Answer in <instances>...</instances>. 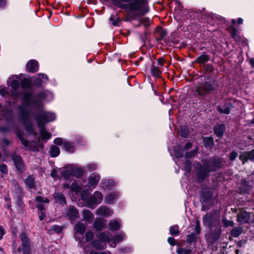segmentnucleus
<instances>
[{
    "label": "nucleus",
    "mask_w": 254,
    "mask_h": 254,
    "mask_svg": "<svg viewBox=\"0 0 254 254\" xmlns=\"http://www.w3.org/2000/svg\"><path fill=\"white\" fill-rule=\"evenodd\" d=\"M114 4L130 14V19L142 16L149 10L146 0H112Z\"/></svg>",
    "instance_id": "obj_1"
},
{
    "label": "nucleus",
    "mask_w": 254,
    "mask_h": 254,
    "mask_svg": "<svg viewBox=\"0 0 254 254\" xmlns=\"http://www.w3.org/2000/svg\"><path fill=\"white\" fill-rule=\"evenodd\" d=\"M203 223L209 228L212 233L214 231L213 239L218 240L221 231L219 218L214 214H207L203 217Z\"/></svg>",
    "instance_id": "obj_2"
},
{
    "label": "nucleus",
    "mask_w": 254,
    "mask_h": 254,
    "mask_svg": "<svg viewBox=\"0 0 254 254\" xmlns=\"http://www.w3.org/2000/svg\"><path fill=\"white\" fill-rule=\"evenodd\" d=\"M216 87L214 81L207 79L195 87L197 93L201 96H204L210 94Z\"/></svg>",
    "instance_id": "obj_3"
},
{
    "label": "nucleus",
    "mask_w": 254,
    "mask_h": 254,
    "mask_svg": "<svg viewBox=\"0 0 254 254\" xmlns=\"http://www.w3.org/2000/svg\"><path fill=\"white\" fill-rule=\"evenodd\" d=\"M31 94L30 93H26L23 96L22 105L19 107V114L21 119L23 122H26L29 117V112L26 107L30 104V98Z\"/></svg>",
    "instance_id": "obj_4"
},
{
    "label": "nucleus",
    "mask_w": 254,
    "mask_h": 254,
    "mask_svg": "<svg viewBox=\"0 0 254 254\" xmlns=\"http://www.w3.org/2000/svg\"><path fill=\"white\" fill-rule=\"evenodd\" d=\"M21 241V246L17 248V253L22 252L23 254H30L31 247L30 240L25 232H22L19 235Z\"/></svg>",
    "instance_id": "obj_5"
},
{
    "label": "nucleus",
    "mask_w": 254,
    "mask_h": 254,
    "mask_svg": "<svg viewBox=\"0 0 254 254\" xmlns=\"http://www.w3.org/2000/svg\"><path fill=\"white\" fill-rule=\"evenodd\" d=\"M56 119L54 113L47 112H42L36 117L37 124L39 127H42L48 122L53 121Z\"/></svg>",
    "instance_id": "obj_6"
},
{
    "label": "nucleus",
    "mask_w": 254,
    "mask_h": 254,
    "mask_svg": "<svg viewBox=\"0 0 254 254\" xmlns=\"http://www.w3.org/2000/svg\"><path fill=\"white\" fill-rule=\"evenodd\" d=\"M103 199V195L99 191H95L94 194L91 196L86 201L87 206L91 208H94L95 206L100 204Z\"/></svg>",
    "instance_id": "obj_7"
},
{
    "label": "nucleus",
    "mask_w": 254,
    "mask_h": 254,
    "mask_svg": "<svg viewBox=\"0 0 254 254\" xmlns=\"http://www.w3.org/2000/svg\"><path fill=\"white\" fill-rule=\"evenodd\" d=\"M196 168L197 169L196 173L197 178L199 182L203 181L206 177H207L209 173L211 172L207 168H205L204 166V163L203 165L202 166L200 163H197L196 164Z\"/></svg>",
    "instance_id": "obj_8"
},
{
    "label": "nucleus",
    "mask_w": 254,
    "mask_h": 254,
    "mask_svg": "<svg viewBox=\"0 0 254 254\" xmlns=\"http://www.w3.org/2000/svg\"><path fill=\"white\" fill-rule=\"evenodd\" d=\"M13 160L17 170L20 172H23L25 170V165L21 157L15 154L10 155Z\"/></svg>",
    "instance_id": "obj_9"
},
{
    "label": "nucleus",
    "mask_w": 254,
    "mask_h": 254,
    "mask_svg": "<svg viewBox=\"0 0 254 254\" xmlns=\"http://www.w3.org/2000/svg\"><path fill=\"white\" fill-rule=\"evenodd\" d=\"M221 163V161L218 158H213L209 159V161L204 163L205 168H207L211 172L215 171L217 168H219Z\"/></svg>",
    "instance_id": "obj_10"
},
{
    "label": "nucleus",
    "mask_w": 254,
    "mask_h": 254,
    "mask_svg": "<svg viewBox=\"0 0 254 254\" xmlns=\"http://www.w3.org/2000/svg\"><path fill=\"white\" fill-rule=\"evenodd\" d=\"M250 213L244 209H240L237 214V220L240 224H245L249 222L250 219Z\"/></svg>",
    "instance_id": "obj_11"
},
{
    "label": "nucleus",
    "mask_w": 254,
    "mask_h": 254,
    "mask_svg": "<svg viewBox=\"0 0 254 254\" xmlns=\"http://www.w3.org/2000/svg\"><path fill=\"white\" fill-rule=\"evenodd\" d=\"M19 79L18 75H14L9 79V84L12 89V95L15 98L18 97L19 95V93L17 92V90L19 87Z\"/></svg>",
    "instance_id": "obj_12"
},
{
    "label": "nucleus",
    "mask_w": 254,
    "mask_h": 254,
    "mask_svg": "<svg viewBox=\"0 0 254 254\" xmlns=\"http://www.w3.org/2000/svg\"><path fill=\"white\" fill-rule=\"evenodd\" d=\"M82 175V172L77 169H70L64 170L62 176L65 179H69L70 177L76 176L77 177H80Z\"/></svg>",
    "instance_id": "obj_13"
},
{
    "label": "nucleus",
    "mask_w": 254,
    "mask_h": 254,
    "mask_svg": "<svg viewBox=\"0 0 254 254\" xmlns=\"http://www.w3.org/2000/svg\"><path fill=\"white\" fill-rule=\"evenodd\" d=\"M66 216L73 220L79 217L78 210L73 206H69L65 211Z\"/></svg>",
    "instance_id": "obj_14"
},
{
    "label": "nucleus",
    "mask_w": 254,
    "mask_h": 254,
    "mask_svg": "<svg viewBox=\"0 0 254 254\" xmlns=\"http://www.w3.org/2000/svg\"><path fill=\"white\" fill-rule=\"evenodd\" d=\"M239 159L245 164L248 160L254 162V149L248 152H244L240 156Z\"/></svg>",
    "instance_id": "obj_15"
},
{
    "label": "nucleus",
    "mask_w": 254,
    "mask_h": 254,
    "mask_svg": "<svg viewBox=\"0 0 254 254\" xmlns=\"http://www.w3.org/2000/svg\"><path fill=\"white\" fill-rule=\"evenodd\" d=\"M39 65L35 60L29 61L26 64V70L31 72H35L38 71Z\"/></svg>",
    "instance_id": "obj_16"
},
{
    "label": "nucleus",
    "mask_w": 254,
    "mask_h": 254,
    "mask_svg": "<svg viewBox=\"0 0 254 254\" xmlns=\"http://www.w3.org/2000/svg\"><path fill=\"white\" fill-rule=\"evenodd\" d=\"M100 180V176L98 174H93L88 178L87 186L95 188Z\"/></svg>",
    "instance_id": "obj_17"
},
{
    "label": "nucleus",
    "mask_w": 254,
    "mask_h": 254,
    "mask_svg": "<svg viewBox=\"0 0 254 254\" xmlns=\"http://www.w3.org/2000/svg\"><path fill=\"white\" fill-rule=\"evenodd\" d=\"M113 212L109 208L106 206H102L96 210V214L107 217L112 214Z\"/></svg>",
    "instance_id": "obj_18"
},
{
    "label": "nucleus",
    "mask_w": 254,
    "mask_h": 254,
    "mask_svg": "<svg viewBox=\"0 0 254 254\" xmlns=\"http://www.w3.org/2000/svg\"><path fill=\"white\" fill-rule=\"evenodd\" d=\"M232 107V105L230 103H228L223 105H219L217 107V108L220 113L229 114Z\"/></svg>",
    "instance_id": "obj_19"
},
{
    "label": "nucleus",
    "mask_w": 254,
    "mask_h": 254,
    "mask_svg": "<svg viewBox=\"0 0 254 254\" xmlns=\"http://www.w3.org/2000/svg\"><path fill=\"white\" fill-rule=\"evenodd\" d=\"M98 238L105 244L111 242L112 239V236L108 232H101L98 234Z\"/></svg>",
    "instance_id": "obj_20"
},
{
    "label": "nucleus",
    "mask_w": 254,
    "mask_h": 254,
    "mask_svg": "<svg viewBox=\"0 0 254 254\" xmlns=\"http://www.w3.org/2000/svg\"><path fill=\"white\" fill-rule=\"evenodd\" d=\"M53 196L56 202L63 205L66 204V199L63 194L59 192H56L54 193Z\"/></svg>",
    "instance_id": "obj_21"
},
{
    "label": "nucleus",
    "mask_w": 254,
    "mask_h": 254,
    "mask_svg": "<svg viewBox=\"0 0 254 254\" xmlns=\"http://www.w3.org/2000/svg\"><path fill=\"white\" fill-rule=\"evenodd\" d=\"M91 244L94 248L99 250H103L106 248V244L100 240H95L91 243Z\"/></svg>",
    "instance_id": "obj_22"
},
{
    "label": "nucleus",
    "mask_w": 254,
    "mask_h": 254,
    "mask_svg": "<svg viewBox=\"0 0 254 254\" xmlns=\"http://www.w3.org/2000/svg\"><path fill=\"white\" fill-rule=\"evenodd\" d=\"M35 178L33 175H29L25 180L26 185L30 189H34L35 188Z\"/></svg>",
    "instance_id": "obj_23"
},
{
    "label": "nucleus",
    "mask_w": 254,
    "mask_h": 254,
    "mask_svg": "<svg viewBox=\"0 0 254 254\" xmlns=\"http://www.w3.org/2000/svg\"><path fill=\"white\" fill-rule=\"evenodd\" d=\"M118 195L119 193L117 191L108 194L105 196V202L109 204L113 203L114 200L118 196Z\"/></svg>",
    "instance_id": "obj_24"
},
{
    "label": "nucleus",
    "mask_w": 254,
    "mask_h": 254,
    "mask_svg": "<svg viewBox=\"0 0 254 254\" xmlns=\"http://www.w3.org/2000/svg\"><path fill=\"white\" fill-rule=\"evenodd\" d=\"M74 230L76 233L75 237L77 238L76 235L78 233L79 234L83 235L85 233L86 227L83 223L81 222H78L75 225L74 227Z\"/></svg>",
    "instance_id": "obj_25"
},
{
    "label": "nucleus",
    "mask_w": 254,
    "mask_h": 254,
    "mask_svg": "<svg viewBox=\"0 0 254 254\" xmlns=\"http://www.w3.org/2000/svg\"><path fill=\"white\" fill-rule=\"evenodd\" d=\"M214 131L218 137H222L225 130V126L223 125H218L214 127Z\"/></svg>",
    "instance_id": "obj_26"
},
{
    "label": "nucleus",
    "mask_w": 254,
    "mask_h": 254,
    "mask_svg": "<svg viewBox=\"0 0 254 254\" xmlns=\"http://www.w3.org/2000/svg\"><path fill=\"white\" fill-rule=\"evenodd\" d=\"M210 57V56L203 54L195 59V63L199 64H204L209 60Z\"/></svg>",
    "instance_id": "obj_27"
},
{
    "label": "nucleus",
    "mask_w": 254,
    "mask_h": 254,
    "mask_svg": "<svg viewBox=\"0 0 254 254\" xmlns=\"http://www.w3.org/2000/svg\"><path fill=\"white\" fill-rule=\"evenodd\" d=\"M230 34L233 39L235 41H239L240 39V36L238 34V30L234 25H230L229 28Z\"/></svg>",
    "instance_id": "obj_28"
},
{
    "label": "nucleus",
    "mask_w": 254,
    "mask_h": 254,
    "mask_svg": "<svg viewBox=\"0 0 254 254\" xmlns=\"http://www.w3.org/2000/svg\"><path fill=\"white\" fill-rule=\"evenodd\" d=\"M125 237V234L123 233L118 234L116 235L114 238L112 240H113V242L112 243L111 245L113 247H115L116 246V243H118L124 240Z\"/></svg>",
    "instance_id": "obj_29"
},
{
    "label": "nucleus",
    "mask_w": 254,
    "mask_h": 254,
    "mask_svg": "<svg viewBox=\"0 0 254 254\" xmlns=\"http://www.w3.org/2000/svg\"><path fill=\"white\" fill-rule=\"evenodd\" d=\"M39 128H40V134L43 140L49 139L51 138V133L44 128V126Z\"/></svg>",
    "instance_id": "obj_30"
},
{
    "label": "nucleus",
    "mask_w": 254,
    "mask_h": 254,
    "mask_svg": "<svg viewBox=\"0 0 254 254\" xmlns=\"http://www.w3.org/2000/svg\"><path fill=\"white\" fill-rule=\"evenodd\" d=\"M109 227L112 231H117L120 228V224L115 220H112L109 223Z\"/></svg>",
    "instance_id": "obj_31"
},
{
    "label": "nucleus",
    "mask_w": 254,
    "mask_h": 254,
    "mask_svg": "<svg viewBox=\"0 0 254 254\" xmlns=\"http://www.w3.org/2000/svg\"><path fill=\"white\" fill-rule=\"evenodd\" d=\"M199 16L200 17L201 19L203 20H205L207 22H209V19L212 18L211 16H210L209 13L207 12L205 9L203 8L202 10L199 9Z\"/></svg>",
    "instance_id": "obj_32"
},
{
    "label": "nucleus",
    "mask_w": 254,
    "mask_h": 254,
    "mask_svg": "<svg viewBox=\"0 0 254 254\" xmlns=\"http://www.w3.org/2000/svg\"><path fill=\"white\" fill-rule=\"evenodd\" d=\"M105 226L103 220L101 219H96L94 223V227L95 229L98 231H101Z\"/></svg>",
    "instance_id": "obj_33"
},
{
    "label": "nucleus",
    "mask_w": 254,
    "mask_h": 254,
    "mask_svg": "<svg viewBox=\"0 0 254 254\" xmlns=\"http://www.w3.org/2000/svg\"><path fill=\"white\" fill-rule=\"evenodd\" d=\"M82 214L83 218L85 220L88 221V223H90L92 221L94 215L89 210H83Z\"/></svg>",
    "instance_id": "obj_34"
},
{
    "label": "nucleus",
    "mask_w": 254,
    "mask_h": 254,
    "mask_svg": "<svg viewBox=\"0 0 254 254\" xmlns=\"http://www.w3.org/2000/svg\"><path fill=\"white\" fill-rule=\"evenodd\" d=\"M47 78L48 76L47 75L42 73L39 74L37 79L34 82V84L36 86H39L41 85L44 80L47 79Z\"/></svg>",
    "instance_id": "obj_35"
},
{
    "label": "nucleus",
    "mask_w": 254,
    "mask_h": 254,
    "mask_svg": "<svg viewBox=\"0 0 254 254\" xmlns=\"http://www.w3.org/2000/svg\"><path fill=\"white\" fill-rule=\"evenodd\" d=\"M63 147L66 151L71 153L73 152L75 150L73 145L71 143L67 141L64 142Z\"/></svg>",
    "instance_id": "obj_36"
},
{
    "label": "nucleus",
    "mask_w": 254,
    "mask_h": 254,
    "mask_svg": "<svg viewBox=\"0 0 254 254\" xmlns=\"http://www.w3.org/2000/svg\"><path fill=\"white\" fill-rule=\"evenodd\" d=\"M151 72L154 77L158 78L160 77L162 71L158 67L152 65L151 67Z\"/></svg>",
    "instance_id": "obj_37"
},
{
    "label": "nucleus",
    "mask_w": 254,
    "mask_h": 254,
    "mask_svg": "<svg viewBox=\"0 0 254 254\" xmlns=\"http://www.w3.org/2000/svg\"><path fill=\"white\" fill-rule=\"evenodd\" d=\"M60 153V148L56 146L53 145L51 146L50 151V154L52 157L58 156Z\"/></svg>",
    "instance_id": "obj_38"
},
{
    "label": "nucleus",
    "mask_w": 254,
    "mask_h": 254,
    "mask_svg": "<svg viewBox=\"0 0 254 254\" xmlns=\"http://www.w3.org/2000/svg\"><path fill=\"white\" fill-rule=\"evenodd\" d=\"M17 136L20 139L22 144L24 146H25V147H27L29 148H31L30 142L24 139V138H23V133L20 132H17Z\"/></svg>",
    "instance_id": "obj_39"
},
{
    "label": "nucleus",
    "mask_w": 254,
    "mask_h": 254,
    "mask_svg": "<svg viewBox=\"0 0 254 254\" xmlns=\"http://www.w3.org/2000/svg\"><path fill=\"white\" fill-rule=\"evenodd\" d=\"M170 234L171 235L177 236L180 233V230L178 225H175L172 226L169 228Z\"/></svg>",
    "instance_id": "obj_40"
},
{
    "label": "nucleus",
    "mask_w": 254,
    "mask_h": 254,
    "mask_svg": "<svg viewBox=\"0 0 254 254\" xmlns=\"http://www.w3.org/2000/svg\"><path fill=\"white\" fill-rule=\"evenodd\" d=\"M242 232V229L240 227H235L231 231V235L234 237H238Z\"/></svg>",
    "instance_id": "obj_41"
},
{
    "label": "nucleus",
    "mask_w": 254,
    "mask_h": 254,
    "mask_svg": "<svg viewBox=\"0 0 254 254\" xmlns=\"http://www.w3.org/2000/svg\"><path fill=\"white\" fill-rule=\"evenodd\" d=\"M70 188L72 191L76 192H79L81 190V187L74 182L72 184Z\"/></svg>",
    "instance_id": "obj_42"
},
{
    "label": "nucleus",
    "mask_w": 254,
    "mask_h": 254,
    "mask_svg": "<svg viewBox=\"0 0 254 254\" xmlns=\"http://www.w3.org/2000/svg\"><path fill=\"white\" fill-rule=\"evenodd\" d=\"M0 172L4 175L8 174V168L4 163H0Z\"/></svg>",
    "instance_id": "obj_43"
},
{
    "label": "nucleus",
    "mask_w": 254,
    "mask_h": 254,
    "mask_svg": "<svg viewBox=\"0 0 254 254\" xmlns=\"http://www.w3.org/2000/svg\"><path fill=\"white\" fill-rule=\"evenodd\" d=\"M176 252L178 254H189L191 252V250L189 249L178 248Z\"/></svg>",
    "instance_id": "obj_44"
},
{
    "label": "nucleus",
    "mask_w": 254,
    "mask_h": 254,
    "mask_svg": "<svg viewBox=\"0 0 254 254\" xmlns=\"http://www.w3.org/2000/svg\"><path fill=\"white\" fill-rule=\"evenodd\" d=\"M35 201L39 203L42 202L48 203L49 202V200L47 198L44 197L42 196H37L35 198Z\"/></svg>",
    "instance_id": "obj_45"
},
{
    "label": "nucleus",
    "mask_w": 254,
    "mask_h": 254,
    "mask_svg": "<svg viewBox=\"0 0 254 254\" xmlns=\"http://www.w3.org/2000/svg\"><path fill=\"white\" fill-rule=\"evenodd\" d=\"M103 183L106 187H112L115 185L114 181L112 180H104L103 181Z\"/></svg>",
    "instance_id": "obj_46"
},
{
    "label": "nucleus",
    "mask_w": 254,
    "mask_h": 254,
    "mask_svg": "<svg viewBox=\"0 0 254 254\" xmlns=\"http://www.w3.org/2000/svg\"><path fill=\"white\" fill-rule=\"evenodd\" d=\"M184 168L187 173H189L191 169V162L189 160H187L185 162Z\"/></svg>",
    "instance_id": "obj_47"
},
{
    "label": "nucleus",
    "mask_w": 254,
    "mask_h": 254,
    "mask_svg": "<svg viewBox=\"0 0 254 254\" xmlns=\"http://www.w3.org/2000/svg\"><path fill=\"white\" fill-rule=\"evenodd\" d=\"M222 222L226 227L232 226L234 224V222L232 221L227 220L225 218L222 219Z\"/></svg>",
    "instance_id": "obj_48"
},
{
    "label": "nucleus",
    "mask_w": 254,
    "mask_h": 254,
    "mask_svg": "<svg viewBox=\"0 0 254 254\" xmlns=\"http://www.w3.org/2000/svg\"><path fill=\"white\" fill-rule=\"evenodd\" d=\"M176 155L177 157H182L184 154V151L182 149H180L179 147H176L174 149Z\"/></svg>",
    "instance_id": "obj_49"
},
{
    "label": "nucleus",
    "mask_w": 254,
    "mask_h": 254,
    "mask_svg": "<svg viewBox=\"0 0 254 254\" xmlns=\"http://www.w3.org/2000/svg\"><path fill=\"white\" fill-rule=\"evenodd\" d=\"M25 129L30 134L36 135V132L34 130L32 126L30 125H25Z\"/></svg>",
    "instance_id": "obj_50"
},
{
    "label": "nucleus",
    "mask_w": 254,
    "mask_h": 254,
    "mask_svg": "<svg viewBox=\"0 0 254 254\" xmlns=\"http://www.w3.org/2000/svg\"><path fill=\"white\" fill-rule=\"evenodd\" d=\"M12 187L13 189L17 192L21 191V188L16 181L13 182Z\"/></svg>",
    "instance_id": "obj_51"
},
{
    "label": "nucleus",
    "mask_w": 254,
    "mask_h": 254,
    "mask_svg": "<svg viewBox=\"0 0 254 254\" xmlns=\"http://www.w3.org/2000/svg\"><path fill=\"white\" fill-rule=\"evenodd\" d=\"M51 230L59 234L62 232L63 228L60 226L54 225L52 227Z\"/></svg>",
    "instance_id": "obj_52"
},
{
    "label": "nucleus",
    "mask_w": 254,
    "mask_h": 254,
    "mask_svg": "<svg viewBox=\"0 0 254 254\" xmlns=\"http://www.w3.org/2000/svg\"><path fill=\"white\" fill-rule=\"evenodd\" d=\"M86 241L88 242L92 240L94 237V234L92 232H87L85 234Z\"/></svg>",
    "instance_id": "obj_53"
},
{
    "label": "nucleus",
    "mask_w": 254,
    "mask_h": 254,
    "mask_svg": "<svg viewBox=\"0 0 254 254\" xmlns=\"http://www.w3.org/2000/svg\"><path fill=\"white\" fill-rule=\"evenodd\" d=\"M204 69L207 72H211L214 70V67L211 64H206L204 66Z\"/></svg>",
    "instance_id": "obj_54"
},
{
    "label": "nucleus",
    "mask_w": 254,
    "mask_h": 254,
    "mask_svg": "<svg viewBox=\"0 0 254 254\" xmlns=\"http://www.w3.org/2000/svg\"><path fill=\"white\" fill-rule=\"evenodd\" d=\"M110 20L112 21V24L114 26H116L118 24V22L120 21V20L118 18L115 17V16L111 15L110 17Z\"/></svg>",
    "instance_id": "obj_55"
},
{
    "label": "nucleus",
    "mask_w": 254,
    "mask_h": 254,
    "mask_svg": "<svg viewBox=\"0 0 254 254\" xmlns=\"http://www.w3.org/2000/svg\"><path fill=\"white\" fill-rule=\"evenodd\" d=\"M196 239V236L194 233H191L187 236V241L189 243H191Z\"/></svg>",
    "instance_id": "obj_56"
},
{
    "label": "nucleus",
    "mask_w": 254,
    "mask_h": 254,
    "mask_svg": "<svg viewBox=\"0 0 254 254\" xmlns=\"http://www.w3.org/2000/svg\"><path fill=\"white\" fill-rule=\"evenodd\" d=\"M22 86L23 88H29L30 86V82L27 79H24L22 80Z\"/></svg>",
    "instance_id": "obj_57"
},
{
    "label": "nucleus",
    "mask_w": 254,
    "mask_h": 254,
    "mask_svg": "<svg viewBox=\"0 0 254 254\" xmlns=\"http://www.w3.org/2000/svg\"><path fill=\"white\" fill-rule=\"evenodd\" d=\"M204 142L206 146H210L213 144V139L209 137H205L204 139Z\"/></svg>",
    "instance_id": "obj_58"
},
{
    "label": "nucleus",
    "mask_w": 254,
    "mask_h": 254,
    "mask_svg": "<svg viewBox=\"0 0 254 254\" xmlns=\"http://www.w3.org/2000/svg\"><path fill=\"white\" fill-rule=\"evenodd\" d=\"M196 150H193L189 152H187L185 154V157L187 158H191L192 156H194L196 154Z\"/></svg>",
    "instance_id": "obj_59"
},
{
    "label": "nucleus",
    "mask_w": 254,
    "mask_h": 254,
    "mask_svg": "<svg viewBox=\"0 0 254 254\" xmlns=\"http://www.w3.org/2000/svg\"><path fill=\"white\" fill-rule=\"evenodd\" d=\"M140 21L142 24H144L145 26H146L149 24L150 19L149 18L145 17L142 18L140 20Z\"/></svg>",
    "instance_id": "obj_60"
},
{
    "label": "nucleus",
    "mask_w": 254,
    "mask_h": 254,
    "mask_svg": "<svg viewBox=\"0 0 254 254\" xmlns=\"http://www.w3.org/2000/svg\"><path fill=\"white\" fill-rule=\"evenodd\" d=\"M237 156H238L237 152H236L235 151H233L232 152H231V153L230 154L229 159L231 161H233V160H234L236 158Z\"/></svg>",
    "instance_id": "obj_61"
},
{
    "label": "nucleus",
    "mask_w": 254,
    "mask_h": 254,
    "mask_svg": "<svg viewBox=\"0 0 254 254\" xmlns=\"http://www.w3.org/2000/svg\"><path fill=\"white\" fill-rule=\"evenodd\" d=\"M195 232L197 234H199L200 232V224L199 220H197L196 222V226L195 228Z\"/></svg>",
    "instance_id": "obj_62"
},
{
    "label": "nucleus",
    "mask_w": 254,
    "mask_h": 254,
    "mask_svg": "<svg viewBox=\"0 0 254 254\" xmlns=\"http://www.w3.org/2000/svg\"><path fill=\"white\" fill-rule=\"evenodd\" d=\"M168 242L169 243V244L171 246H175L176 244V242L175 239L173 237H169L168 238Z\"/></svg>",
    "instance_id": "obj_63"
},
{
    "label": "nucleus",
    "mask_w": 254,
    "mask_h": 254,
    "mask_svg": "<svg viewBox=\"0 0 254 254\" xmlns=\"http://www.w3.org/2000/svg\"><path fill=\"white\" fill-rule=\"evenodd\" d=\"M54 143L58 145H62L63 146V139L61 138H57L54 140Z\"/></svg>",
    "instance_id": "obj_64"
}]
</instances>
